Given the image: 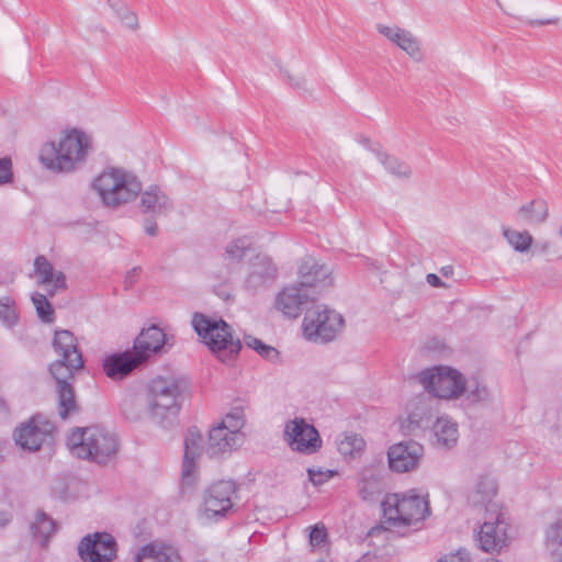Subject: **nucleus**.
Wrapping results in <instances>:
<instances>
[{
  "mask_svg": "<svg viewBox=\"0 0 562 562\" xmlns=\"http://www.w3.org/2000/svg\"><path fill=\"white\" fill-rule=\"evenodd\" d=\"M92 149V138L79 128L63 131L56 142L45 143L40 151V161L54 172H71L79 168Z\"/></svg>",
  "mask_w": 562,
  "mask_h": 562,
  "instance_id": "1",
  "label": "nucleus"
},
{
  "mask_svg": "<svg viewBox=\"0 0 562 562\" xmlns=\"http://www.w3.org/2000/svg\"><path fill=\"white\" fill-rule=\"evenodd\" d=\"M182 390L179 380L158 376L150 381L146 393V407L150 420L162 427H171L181 408Z\"/></svg>",
  "mask_w": 562,
  "mask_h": 562,
  "instance_id": "2",
  "label": "nucleus"
},
{
  "mask_svg": "<svg viewBox=\"0 0 562 562\" xmlns=\"http://www.w3.org/2000/svg\"><path fill=\"white\" fill-rule=\"evenodd\" d=\"M70 452L83 460L105 463L119 449V441L114 434L98 427L76 428L67 438Z\"/></svg>",
  "mask_w": 562,
  "mask_h": 562,
  "instance_id": "3",
  "label": "nucleus"
},
{
  "mask_svg": "<svg viewBox=\"0 0 562 562\" xmlns=\"http://www.w3.org/2000/svg\"><path fill=\"white\" fill-rule=\"evenodd\" d=\"M192 326L222 362L232 360L239 352L241 342L233 337L231 326L223 319L215 321L202 313H194Z\"/></svg>",
  "mask_w": 562,
  "mask_h": 562,
  "instance_id": "4",
  "label": "nucleus"
},
{
  "mask_svg": "<svg viewBox=\"0 0 562 562\" xmlns=\"http://www.w3.org/2000/svg\"><path fill=\"white\" fill-rule=\"evenodd\" d=\"M101 201L109 207H117L133 201L142 190L139 181L121 169L104 170L93 182Z\"/></svg>",
  "mask_w": 562,
  "mask_h": 562,
  "instance_id": "5",
  "label": "nucleus"
},
{
  "mask_svg": "<svg viewBox=\"0 0 562 562\" xmlns=\"http://www.w3.org/2000/svg\"><path fill=\"white\" fill-rule=\"evenodd\" d=\"M382 508L385 524L393 528L414 525L429 514L427 498L413 491L386 496Z\"/></svg>",
  "mask_w": 562,
  "mask_h": 562,
  "instance_id": "6",
  "label": "nucleus"
},
{
  "mask_svg": "<svg viewBox=\"0 0 562 562\" xmlns=\"http://www.w3.org/2000/svg\"><path fill=\"white\" fill-rule=\"evenodd\" d=\"M344 317L326 305H316L306 311L302 328L305 338L314 342L334 340L342 330Z\"/></svg>",
  "mask_w": 562,
  "mask_h": 562,
  "instance_id": "7",
  "label": "nucleus"
},
{
  "mask_svg": "<svg viewBox=\"0 0 562 562\" xmlns=\"http://www.w3.org/2000/svg\"><path fill=\"white\" fill-rule=\"evenodd\" d=\"M419 383L434 398H456L465 390L462 374L449 367H435L422 371L417 376Z\"/></svg>",
  "mask_w": 562,
  "mask_h": 562,
  "instance_id": "8",
  "label": "nucleus"
},
{
  "mask_svg": "<svg viewBox=\"0 0 562 562\" xmlns=\"http://www.w3.org/2000/svg\"><path fill=\"white\" fill-rule=\"evenodd\" d=\"M508 522L503 512L485 514L477 535L479 547L486 553H499L509 543Z\"/></svg>",
  "mask_w": 562,
  "mask_h": 562,
  "instance_id": "9",
  "label": "nucleus"
},
{
  "mask_svg": "<svg viewBox=\"0 0 562 562\" xmlns=\"http://www.w3.org/2000/svg\"><path fill=\"white\" fill-rule=\"evenodd\" d=\"M284 440L292 450L306 454L316 452L322 446L318 431L303 418H294L285 424Z\"/></svg>",
  "mask_w": 562,
  "mask_h": 562,
  "instance_id": "10",
  "label": "nucleus"
},
{
  "mask_svg": "<svg viewBox=\"0 0 562 562\" xmlns=\"http://www.w3.org/2000/svg\"><path fill=\"white\" fill-rule=\"evenodd\" d=\"M78 553L83 562H111L116 558V543L106 532H95L82 538Z\"/></svg>",
  "mask_w": 562,
  "mask_h": 562,
  "instance_id": "11",
  "label": "nucleus"
},
{
  "mask_svg": "<svg viewBox=\"0 0 562 562\" xmlns=\"http://www.w3.org/2000/svg\"><path fill=\"white\" fill-rule=\"evenodd\" d=\"M49 371L56 381L57 411L63 420L79 413V405L76 401L72 381L75 373H66L59 364H50Z\"/></svg>",
  "mask_w": 562,
  "mask_h": 562,
  "instance_id": "12",
  "label": "nucleus"
},
{
  "mask_svg": "<svg viewBox=\"0 0 562 562\" xmlns=\"http://www.w3.org/2000/svg\"><path fill=\"white\" fill-rule=\"evenodd\" d=\"M53 347L60 359L52 364H59L66 373H76L83 368L82 353L78 349L77 338L67 329L56 330Z\"/></svg>",
  "mask_w": 562,
  "mask_h": 562,
  "instance_id": "13",
  "label": "nucleus"
},
{
  "mask_svg": "<svg viewBox=\"0 0 562 562\" xmlns=\"http://www.w3.org/2000/svg\"><path fill=\"white\" fill-rule=\"evenodd\" d=\"M236 486L233 481H218L211 485L204 494V515L209 518L225 516L233 507V495Z\"/></svg>",
  "mask_w": 562,
  "mask_h": 562,
  "instance_id": "14",
  "label": "nucleus"
},
{
  "mask_svg": "<svg viewBox=\"0 0 562 562\" xmlns=\"http://www.w3.org/2000/svg\"><path fill=\"white\" fill-rule=\"evenodd\" d=\"M424 456V447L414 440L402 441L390 447L389 467L397 473H405L418 468Z\"/></svg>",
  "mask_w": 562,
  "mask_h": 562,
  "instance_id": "15",
  "label": "nucleus"
},
{
  "mask_svg": "<svg viewBox=\"0 0 562 562\" xmlns=\"http://www.w3.org/2000/svg\"><path fill=\"white\" fill-rule=\"evenodd\" d=\"M315 296L310 293L300 282L283 288L276 297L274 306L284 316L296 318L304 307L315 301Z\"/></svg>",
  "mask_w": 562,
  "mask_h": 562,
  "instance_id": "16",
  "label": "nucleus"
},
{
  "mask_svg": "<svg viewBox=\"0 0 562 562\" xmlns=\"http://www.w3.org/2000/svg\"><path fill=\"white\" fill-rule=\"evenodd\" d=\"M54 425L42 416L32 417L15 430L14 439L24 450L36 451L53 432Z\"/></svg>",
  "mask_w": 562,
  "mask_h": 562,
  "instance_id": "17",
  "label": "nucleus"
},
{
  "mask_svg": "<svg viewBox=\"0 0 562 562\" xmlns=\"http://www.w3.org/2000/svg\"><path fill=\"white\" fill-rule=\"evenodd\" d=\"M330 274L331 270L328 267L318 265L314 259L308 258L299 268V282L316 297L322 289L331 285Z\"/></svg>",
  "mask_w": 562,
  "mask_h": 562,
  "instance_id": "18",
  "label": "nucleus"
},
{
  "mask_svg": "<svg viewBox=\"0 0 562 562\" xmlns=\"http://www.w3.org/2000/svg\"><path fill=\"white\" fill-rule=\"evenodd\" d=\"M203 437L196 428H190L184 438L182 483L192 486L195 482L196 460L201 454Z\"/></svg>",
  "mask_w": 562,
  "mask_h": 562,
  "instance_id": "19",
  "label": "nucleus"
},
{
  "mask_svg": "<svg viewBox=\"0 0 562 562\" xmlns=\"http://www.w3.org/2000/svg\"><path fill=\"white\" fill-rule=\"evenodd\" d=\"M434 404L435 398L427 394L417 396L407 404L408 430L413 431L416 428H426L429 426L436 413Z\"/></svg>",
  "mask_w": 562,
  "mask_h": 562,
  "instance_id": "20",
  "label": "nucleus"
},
{
  "mask_svg": "<svg viewBox=\"0 0 562 562\" xmlns=\"http://www.w3.org/2000/svg\"><path fill=\"white\" fill-rule=\"evenodd\" d=\"M144 362L135 351H125L106 357L103 360V371L112 380H121Z\"/></svg>",
  "mask_w": 562,
  "mask_h": 562,
  "instance_id": "21",
  "label": "nucleus"
},
{
  "mask_svg": "<svg viewBox=\"0 0 562 562\" xmlns=\"http://www.w3.org/2000/svg\"><path fill=\"white\" fill-rule=\"evenodd\" d=\"M497 494L496 481L488 476H480L470 495V502L473 506H484L486 514L502 512L498 503L494 499Z\"/></svg>",
  "mask_w": 562,
  "mask_h": 562,
  "instance_id": "22",
  "label": "nucleus"
},
{
  "mask_svg": "<svg viewBox=\"0 0 562 562\" xmlns=\"http://www.w3.org/2000/svg\"><path fill=\"white\" fill-rule=\"evenodd\" d=\"M166 342V335L162 329L151 325L144 328L136 337L133 350L138 357H144V361H146L151 355L159 352Z\"/></svg>",
  "mask_w": 562,
  "mask_h": 562,
  "instance_id": "23",
  "label": "nucleus"
},
{
  "mask_svg": "<svg viewBox=\"0 0 562 562\" xmlns=\"http://www.w3.org/2000/svg\"><path fill=\"white\" fill-rule=\"evenodd\" d=\"M34 270L38 278V283L47 286L50 296L57 291L66 289L65 274L61 271L55 270L53 265L44 256L36 257Z\"/></svg>",
  "mask_w": 562,
  "mask_h": 562,
  "instance_id": "24",
  "label": "nucleus"
},
{
  "mask_svg": "<svg viewBox=\"0 0 562 562\" xmlns=\"http://www.w3.org/2000/svg\"><path fill=\"white\" fill-rule=\"evenodd\" d=\"M243 442V435H232L217 425L209 432L206 453L210 457H218L239 447Z\"/></svg>",
  "mask_w": 562,
  "mask_h": 562,
  "instance_id": "25",
  "label": "nucleus"
},
{
  "mask_svg": "<svg viewBox=\"0 0 562 562\" xmlns=\"http://www.w3.org/2000/svg\"><path fill=\"white\" fill-rule=\"evenodd\" d=\"M277 278V268L267 255H257L250 262L246 283L251 289L260 288Z\"/></svg>",
  "mask_w": 562,
  "mask_h": 562,
  "instance_id": "26",
  "label": "nucleus"
},
{
  "mask_svg": "<svg viewBox=\"0 0 562 562\" xmlns=\"http://www.w3.org/2000/svg\"><path fill=\"white\" fill-rule=\"evenodd\" d=\"M135 562H182V559L176 548L160 542H151L138 549Z\"/></svg>",
  "mask_w": 562,
  "mask_h": 562,
  "instance_id": "27",
  "label": "nucleus"
},
{
  "mask_svg": "<svg viewBox=\"0 0 562 562\" xmlns=\"http://www.w3.org/2000/svg\"><path fill=\"white\" fill-rule=\"evenodd\" d=\"M516 217L529 226L541 225L549 217L548 204L542 199L532 200L517 210Z\"/></svg>",
  "mask_w": 562,
  "mask_h": 562,
  "instance_id": "28",
  "label": "nucleus"
},
{
  "mask_svg": "<svg viewBox=\"0 0 562 562\" xmlns=\"http://www.w3.org/2000/svg\"><path fill=\"white\" fill-rule=\"evenodd\" d=\"M432 432L436 445L443 449H451L459 439L458 425L446 416L437 418L432 426Z\"/></svg>",
  "mask_w": 562,
  "mask_h": 562,
  "instance_id": "29",
  "label": "nucleus"
},
{
  "mask_svg": "<svg viewBox=\"0 0 562 562\" xmlns=\"http://www.w3.org/2000/svg\"><path fill=\"white\" fill-rule=\"evenodd\" d=\"M140 207L145 213L161 215L171 209L167 195L158 188H150L140 196Z\"/></svg>",
  "mask_w": 562,
  "mask_h": 562,
  "instance_id": "30",
  "label": "nucleus"
},
{
  "mask_svg": "<svg viewBox=\"0 0 562 562\" xmlns=\"http://www.w3.org/2000/svg\"><path fill=\"white\" fill-rule=\"evenodd\" d=\"M546 547L555 561L562 562V518L557 519L547 529Z\"/></svg>",
  "mask_w": 562,
  "mask_h": 562,
  "instance_id": "31",
  "label": "nucleus"
},
{
  "mask_svg": "<svg viewBox=\"0 0 562 562\" xmlns=\"http://www.w3.org/2000/svg\"><path fill=\"white\" fill-rule=\"evenodd\" d=\"M376 157L385 170L397 179H408L412 175L411 167L394 156L378 151Z\"/></svg>",
  "mask_w": 562,
  "mask_h": 562,
  "instance_id": "32",
  "label": "nucleus"
},
{
  "mask_svg": "<svg viewBox=\"0 0 562 562\" xmlns=\"http://www.w3.org/2000/svg\"><path fill=\"white\" fill-rule=\"evenodd\" d=\"M33 536L42 546H45L48 539L56 530L55 522L44 513H38L31 526Z\"/></svg>",
  "mask_w": 562,
  "mask_h": 562,
  "instance_id": "33",
  "label": "nucleus"
},
{
  "mask_svg": "<svg viewBox=\"0 0 562 562\" xmlns=\"http://www.w3.org/2000/svg\"><path fill=\"white\" fill-rule=\"evenodd\" d=\"M503 236L507 243L518 252L527 251L532 245L533 237L527 231H515L503 227Z\"/></svg>",
  "mask_w": 562,
  "mask_h": 562,
  "instance_id": "34",
  "label": "nucleus"
},
{
  "mask_svg": "<svg viewBox=\"0 0 562 562\" xmlns=\"http://www.w3.org/2000/svg\"><path fill=\"white\" fill-rule=\"evenodd\" d=\"M364 446L363 438L357 434H347L337 443L340 454L350 458L359 456L363 451Z\"/></svg>",
  "mask_w": 562,
  "mask_h": 562,
  "instance_id": "35",
  "label": "nucleus"
},
{
  "mask_svg": "<svg viewBox=\"0 0 562 562\" xmlns=\"http://www.w3.org/2000/svg\"><path fill=\"white\" fill-rule=\"evenodd\" d=\"M358 491L362 499H369L380 493L379 477L372 470H364L360 474Z\"/></svg>",
  "mask_w": 562,
  "mask_h": 562,
  "instance_id": "36",
  "label": "nucleus"
},
{
  "mask_svg": "<svg viewBox=\"0 0 562 562\" xmlns=\"http://www.w3.org/2000/svg\"><path fill=\"white\" fill-rule=\"evenodd\" d=\"M244 412L239 407L233 408L223 417L221 423L217 424L220 428H223L225 431H229L232 435H243L240 430L244 427Z\"/></svg>",
  "mask_w": 562,
  "mask_h": 562,
  "instance_id": "37",
  "label": "nucleus"
},
{
  "mask_svg": "<svg viewBox=\"0 0 562 562\" xmlns=\"http://www.w3.org/2000/svg\"><path fill=\"white\" fill-rule=\"evenodd\" d=\"M402 36L398 38V43L396 44L401 49L406 52L409 57L413 59L420 61L423 59V54L420 50L419 42L415 38L411 32L406 31L401 32Z\"/></svg>",
  "mask_w": 562,
  "mask_h": 562,
  "instance_id": "38",
  "label": "nucleus"
},
{
  "mask_svg": "<svg viewBox=\"0 0 562 562\" xmlns=\"http://www.w3.org/2000/svg\"><path fill=\"white\" fill-rule=\"evenodd\" d=\"M0 321L8 327L14 326L18 322L15 302L9 296L0 299Z\"/></svg>",
  "mask_w": 562,
  "mask_h": 562,
  "instance_id": "39",
  "label": "nucleus"
},
{
  "mask_svg": "<svg viewBox=\"0 0 562 562\" xmlns=\"http://www.w3.org/2000/svg\"><path fill=\"white\" fill-rule=\"evenodd\" d=\"M244 340L249 348L256 350L261 357L266 358L267 360L276 361L278 359L279 351L276 348L263 344L258 338L252 336H246Z\"/></svg>",
  "mask_w": 562,
  "mask_h": 562,
  "instance_id": "40",
  "label": "nucleus"
},
{
  "mask_svg": "<svg viewBox=\"0 0 562 562\" xmlns=\"http://www.w3.org/2000/svg\"><path fill=\"white\" fill-rule=\"evenodd\" d=\"M251 250V241L247 237L233 240L226 247V256L232 260L243 259L248 251Z\"/></svg>",
  "mask_w": 562,
  "mask_h": 562,
  "instance_id": "41",
  "label": "nucleus"
},
{
  "mask_svg": "<svg viewBox=\"0 0 562 562\" xmlns=\"http://www.w3.org/2000/svg\"><path fill=\"white\" fill-rule=\"evenodd\" d=\"M32 302L36 308L40 318L45 323L53 322L54 310L48 302L46 295L35 293L32 295Z\"/></svg>",
  "mask_w": 562,
  "mask_h": 562,
  "instance_id": "42",
  "label": "nucleus"
},
{
  "mask_svg": "<svg viewBox=\"0 0 562 562\" xmlns=\"http://www.w3.org/2000/svg\"><path fill=\"white\" fill-rule=\"evenodd\" d=\"M111 7L115 10L117 18L121 20L123 25L131 30H136L138 27V20L134 12H132L127 7L120 3H112Z\"/></svg>",
  "mask_w": 562,
  "mask_h": 562,
  "instance_id": "43",
  "label": "nucleus"
},
{
  "mask_svg": "<svg viewBox=\"0 0 562 562\" xmlns=\"http://www.w3.org/2000/svg\"><path fill=\"white\" fill-rule=\"evenodd\" d=\"M307 473H308L310 481L314 485H322L335 475V472L331 470L323 471L321 469H318V470L308 469Z\"/></svg>",
  "mask_w": 562,
  "mask_h": 562,
  "instance_id": "44",
  "label": "nucleus"
},
{
  "mask_svg": "<svg viewBox=\"0 0 562 562\" xmlns=\"http://www.w3.org/2000/svg\"><path fill=\"white\" fill-rule=\"evenodd\" d=\"M469 397L473 402H487L491 394L485 385L476 383L474 389L470 387Z\"/></svg>",
  "mask_w": 562,
  "mask_h": 562,
  "instance_id": "45",
  "label": "nucleus"
},
{
  "mask_svg": "<svg viewBox=\"0 0 562 562\" xmlns=\"http://www.w3.org/2000/svg\"><path fill=\"white\" fill-rule=\"evenodd\" d=\"M378 31L394 44L398 43V38L402 36L401 32H405L404 29L386 25H379Z\"/></svg>",
  "mask_w": 562,
  "mask_h": 562,
  "instance_id": "46",
  "label": "nucleus"
},
{
  "mask_svg": "<svg viewBox=\"0 0 562 562\" xmlns=\"http://www.w3.org/2000/svg\"><path fill=\"white\" fill-rule=\"evenodd\" d=\"M12 162L8 157L0 159V184L10 182L12 179L11 172Z\"/></svg>",
  "mask_w": 562,
  "mask_h": 562,
  "instance_id": "47",
  "label": "nucleus"
},
{
  "mask_svg": "<svg viewBox=\"0 0 562 562\" xmlns=\"http://www.w3.org/2000/svg\"><path fill=\"white\" fill-rule=\"evenodd\" d=\"M327 532L324 527L314 526L311 528L310 532V543L315 547L323 543L326 539Z\"/></svg>",
  "mask_w": 562,
  "mask_h": 562,
  "instance_id": "48",
  "label": "nucleus"
},
{
  "mask_svg": "<svg viewBox=\"0 0 562 562\" xmlns=\"http://www.w3.org/2000/svg\"><path fill=\"white\" fill-rule=\"evenodd\" d=\"M438 562H471V558L467 550H458L456 553L445 555Z\"/></svg>",
  "mask_w": 562,
  "mask_h": 562,
  "instance_id": "49",
  "label": "nucleus"
},
{
  "mask_svg": "<svg viewBox=\"0 0 562 562\" xmlns=\"http://www.w3.org/2000/svg\"><path fill=\"white\" fill-rule=\"evenodd\" d=\"M426 280L434 288H441L445 285L440 278L435 273L427 274Z\"/></svg>",
  "mask_w": 562,
  "mask_h": 562,
  "instance_id": "50",
  "label": "nucleus"
},
{
  "mask_svg": "<svg viewBox=\"0 0 562 562\" xmlns=\"http://www.w3.org/2000/svg\"><path fill=\"white\" fill-rule=\"evenodd\" d=\"M145 231L149 236H156L158 233L157 224L155 222H148L146 224Z\"/></svg>",
  "mask_w": 562,
  "mask_h": 562,
  "instance_id": "51",
  "label": "nucleus"
},
{
  "mask_svg": "<svg viewBox=\"0 0 562 562\" xmlns=\"http://www.w3.org/2000/svg\"><path fill=\"white\" fill-rule=\"evenodd\" d=\"M359 143H360L363 147H366V148H368V149H370V150L374 151L375 154L379 151V150H378V149H376V148L371 144V142H370L368 138L361 137V138H359Z\"/></svg>",
  "mask_w": 562,
  "mask_h": 562,
  "instance_id": "52",
  "label": "nucleus"
},
{
  "mask_svg": "<svg viewBox=\"0 0 562 562\" xmlns=\"http://www.w3.org/2000/svg\"><path fill=\"white\" fill-rule=\"evenodd\" d=\"M289 81H290L291 86L296 87V88H301L305 83V80L303 78H299V77L297 78H293V77L289 76Z\"/></svg>",
  "mask_w": 562,
  "mask_h": 562,
  "instance_id": "53",
  "label": "nucleus"
},
{
  "mask_svg": "<svg viewBox=\"0 0 562 562\" xmlns=\"http://www.w3.org/2000/svg\"><path fill=\"white\" fill-rule=\"evenodd\" d=\"M136 276H137V269H136V268H134V269H133V270L127 274V277H126V279H125V284H126L127 286H131V285L133 284V282H134V278H135Z\"/></svg>",
  "mask_w": 562,
  "mask_h": 562,
  "instance_id": "54",
  "label": "nucleus"
},
{
  "mask_svg": "<svg viewBox=\"0 0 562 562\" xmlns=\"http://www.w3.org/2000/svg\"><path fill=\"white\" fill-rule=\"evenodd\" d=\"M541 252H547L549 250V243H543L540 245Z\"/></svg>",
  "mask_w": 562,
  "mask_h": 562,
  "instance_id": "55",
  "label": "nucleus"
},
{
  "mask_svg": "<svg viewBox=\"0 0 562 562\" xmlns=\"http://www.w3.org/2000/svg\"><path fill=\"white\" fill-rule=\"evenodd\" d=\"M441 271H442V273L445 276H448L451 272V268L450 267H446V268H442Z\"/></svg>",
  "mask_w": 562,
  "mask_h": 562,
  "instance_id": "56",
  "label": "nucleus"
},
{
  "mask_svg": "<svg viewBox=\"0 0 562 562\" xmlns=\"http://www.w3.org/2000/svg\"><path fill=\"white\" fill-rule=\"evenodd\" d=\"M558 235H559L560 238H562V223H561V226L559 228Z\"/></svg>",
  "mask_w": 562,
  "mask_h": 562,
  "instance_id": "57",
  "label": "nucleus"
},
{
  "mask_svg": "<svg viewBox=\"0 0 562 562\" xmlns=\"http://www.w3.org/2000/svg\"><path fill=\"white\" fill-rule=\"evenodd\" d=\"M560 258L562 259V256Z\"/></svg>",
  "mask_w": 562,
  "mask_h": 562,
  "instance_id": "58",
  "label": "nucleus"
}]
</instances>
